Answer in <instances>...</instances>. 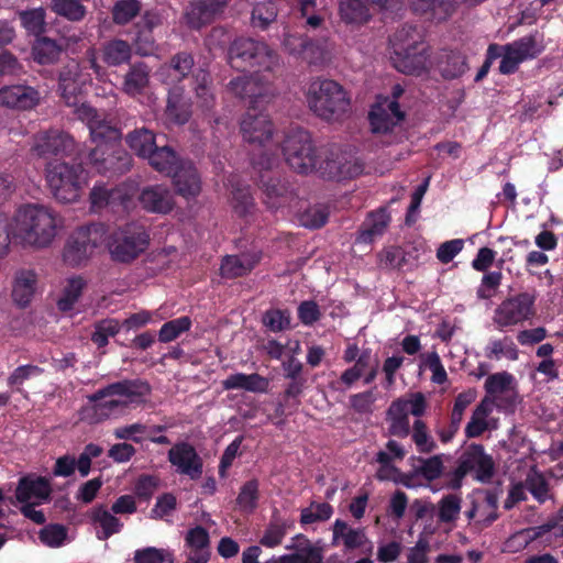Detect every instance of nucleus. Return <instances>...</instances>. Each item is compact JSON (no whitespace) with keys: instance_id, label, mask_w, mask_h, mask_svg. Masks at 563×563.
Instances as JSON below:
<instances>
[{"instance_id":"f3484780","label":"nucleus","mask_w":563,"mask_h":563,"mask_svg":"<svg viewBox=\"0 0 563 563\" xmlns=\"http://www.w3.org/2000/svg\"><path fill=\"white\" fill-rule=\"evenodd\" d=\"M543 51L544 45L538 31L505 44V54L499 64L500 74H515L522 62L537 58Z\"/></svg>"},{"instance_id":"052dcab7","label":"nucleus","mask_w":563,"mask_h":563,"mask_svg":"<svg viewBox=\"0 0 563 563\" xmlns=\"http://www.w3.org/2000/svg\"><path fill=\"white\" fill-rule=\"evenodd\" d=\"M333 515V507L328 503L311 501V504L301 509L300 525L308 526L316 522L327 521Z\"/></svg>"},{"instance_id":"69168bd1","label":"nucleus","mask_w":563,"mask_h":563,"mask_svg":"<svg viewBox=\"0 0 563 563\" xmlns=\"http://www.w3.org/2000/svg\"><path fill=\"white\" fill-rule=\"evenodd\" d=\"M413 443L420 453H431L437 449V443L430 435L428 427L423 420L417 419L410 431Z\"/></svg>"},{"instance_id":"ea45409f","label":"nucleus","mask_w":563,"mask_h":563,"mask_svg":"<svg viewBox=\"0 0 563 563\" xmlns=\"http://www.w3.org/2000/svg\"><path fill=\"white\" fill-rule=\"evenodd\" d=\"M36 282L37 276L33 271H21L16 274L12 298L19 307L24 308L31 302L35 292Z\"/></svg>"},{"instance_id":"473e14b6","label":"nucleus","mask_w":563,"mask_h":563,"mask_svg":"<svg viewBox=\"0 0 563 563\" xmlns=\"http://www.w3.org/2000/svg\"><path fill=\"white\" fill-rule=\"evenodd\" d=\"M390 222V214L386 207L372 211L358 230L356 241L369 244L382 236Z\"/></svg>"},{"instance_id":"c756f323","label":"nucleus","mask_w":563,"mask_h":563,"mask_svg":"<svg viewBox=\"0 0 563 563\" xmlns=\"http://www.w3.org/2000/svg\"><path fill=\"white\" fill-rule=\"evenodd\" d=\"M386 421L389 435L405 439L410 434L408 401L405 398L391 401L386 411Z\"/></svg>"},{"instance_id":"bb28decb","label":"nucleus","mask_w":563,"mask_h":563,"mask_svg":"<svg viewBox=\"0 0 563 563\" xmlns=\"http://www.w3.org/2000/svg\"><path fill=\"white\" fill-rule=\"evenodd\" d=\"M278 157L263 151L258 158H254V167L261 170L258 185L267 198H280L287 192V186L278 177L272 175V168L277 164Z\"/></svg>"},{"instance_id":"4d7b16f0","label":"nucleus","mask_w":563,"mask_h":563,"mask_svg":"<svg viewBox=\"0 0 563 563\" xmlns=\"http://www.w3.org/2000/svg\"><path fill=\"white\" fill-rule=\"evenodd\" d=\"M44 368L33 365L25 364L18 366L8 377L7 385L12 388L14 391L22 394L23 393V384L26 380H30L35 377H40L43 375Z\"/></svg>"},{"instance_id":"1a4fd4ad","label":"nucleus","mask_w":563,"mask_h":563,"mask_svg":"<svg viewBox=\"0 0 563 563\" xmlns=\"http://www.w3.org/2000/svg\"><path fill=\"white\" fill-rule=\"evenodd\" d=\"M320 150L313 144L310 132L301 128L291 129L282 143V153L287 165L301 175L314 172Z\"/></svg>"},{"instance_id":"bf43d9fd","label":"nucleus","mask_w":563,"mask_h":563,"mask_svg":"<svg viewBox=\"0 0 563 563\" xmlns=\"http://www.w3.org/2000/svg\"><path fill=\"white\" fill-rule=\"evenodd\" d=\"M331 44L328 37L312 40L309 37L307 47L302 55V59L311 65L322 64L329 56Z\"/></svg>"},{"instance_id":"c9c22d12","label":"nucleus","mask_w":563,"mask_h":563,"mask_svg":"<svg viewBox=\"0 0 563 563\" xmlns=\"http://www.w3.org/2000/svg\"><path fill=\"white\" fill-rule=\"evenodd\" d=\"M102 62L109 67L129 64L132 58V45L121 38H112L101 46Z\"/></svg>"},{"instance_id":"72a5a7b5","label":"nucleus","mask_w":563,"mask_h":563,"mask_svg":"<svg viewBox=\"0 0 563 563\" xmlns=\"http://www.w3.org/2000/svg\"><path fill=\"white\" fill-rule=\"evenodd\" d=\"M512 380L514 376L511 374L501 372L489 375L485 382L484 387L487 393V397L494 401L498 399L500 402L497 404V407L500 409H508L515 406L514 396H507L504 398L498 397V395L505 394L509 390Z\"/></svg>"},{"instance_id":"2f4dec72","label":"nucleus","mask_w":563,"mask_h":563,"mask_svg":"<svg viewBox=\"0 0 563 563\" xmlns=\"http://www.w3.org/2000/svg\"><path fill=\"white\" fill-rule=\"evenodd\" d=\"M62 55L63 48L60 42L45 34L34 38L31 44L32 59L41 66L57 64Z\"/></svg>"},{"instance_id":"a18cd8bd","label":"nucleus","mask_w":563,"mask_h":563,"mask_svg":"<svg viewBox=\"0 0 563 563\" xmlns=\"http://www.w3.org/2000/svg\"><path fill=\"white\" fill-rule=\"evenodd\" d=\"M48 9L69 22H81L87 15V8L81 0H51Z\"/></svg>"},{"instance_id":"4c0bfd02","label":"nucleus","mask_w":563,"mask_h":563,"mask_svg":"<svg viewBox=\"0 0 563 563\" xmlns=\"http://www.w3.org/2000/svg\"><path fill=\"white\" fill-rule=\"evenodd\" d=\"M494 400L485 396L473 410L464 432L467 439L481 437L487 429V418L493 411Z\"/></svg>"},{"instance_id":"6e6552de","label":"nucleus","mask_w":563,"mask_h":563,"mask_svg":"<svg viewBox=\"0 0 563 563\" xmlns=\"http://www.w3.org/2000/svg\"><path fill=\"white\" fill-rule=\"evenodd\" d=\"M46 181L54 198L63 203L77 201L87 175L81 163L56 161L45 168Z\"/></svg>"},{"instance_id":"3c124183","label":"nucleus","mask_w":563,"mask_h":563,"mask_svg":"<svg viewBox=\"0 0 563 563\" xmlns=\"http://www.w3.org/2000/svg\"><path fill=\"white\" fill-rule=\"evenodd\" d=\"M121 330V324L117 319H102L95 323V330L90 340L101 350V354H106L104 347L109 343L110 338H114Z\"/></svg>"},{"instance_id":"a211bd4d","label":"nucleus","mask_w":563,"mask_h":563,"mask_svg":"<svg viewBox=\"0 0 563 563\" xmlns=\"http://www.w3.org/2000/svg\"><path fill=\"white\" fill-rule=\"evenodd\" d=\"M89 163L102 175H122L130 170L132 157L120 144L96 146L89 152Z\"/></svg>"},{"instance_id":"e433bc0d","label":"nucleus","mask_w":563,"mask_h":563,"mask_svg":"<svg viewBox=\"0 0 563 563\" xmlns=\"http://www.w3.org/2000/svg\"><path fill=\"white\" fill-rule=\"evenodd\" d=\"M260 262V256L242 254L227 255L221 263V275L224 278H238L247 275Z\"/></svg>"},{"instance_id":"cd10ccee","label":"nucleus","mask_w":563,"mask_h":563,"mask_svg":"<svg viewBox=\"0 0 563 563\" xmlns=\"http://www.w3.org/2000/svg\"><path fill=\"white\" fill-rule=\"evenodd\" d=\"M165 114L168 121L177 125L186 124L192 114V101L184 86L174 85L167 93Z\"/></svg>"},{"instance_id":"a878e982","label":"nucleus","mask_w":563,"mask_h":563,"mask_svg":"<svg viewBox=\"0 0 563 563\" xmlns=\"http://www.w3.org/2000/svg\"><path fill=\"white\" fill-rule=\"evenodd\" d=\"M162 24L159 13L153 10H146L141 19L134 23L133 45L136 53L141 56H148L153 54L156 48V41L154 37V30Z\"/></svg>"},{"instance_id":"09e8293b","label":"nucleus","mask_w":563,"mask_h":563,"mask_svg":"<svg viewBox=\"0 0 563 563\" xmlns=\"http://www.w3.org/2000/svg\"><path fill=\"white\" fill-rule=\"evenodd\" d=\"M125 141L130 148L140 157L145 158L152 150H155L156 139L153 131L141 128L130 132Z\"/></svg>"},{"instance_id":"a19ab883","label":"nucleus","mask_w":563,"mask_h":563,"mask_svg":"<svg viewBox=\"0 0 563 563\" xmlns=\"http://www.w3.org/2000/svg\"><path fill=\"white\" fill-rule=\"evenodd\" d=\"M91 521L101 528V530L97 531V538L100 541H106L111 536L119 533L123 527L120 519L112 515L103 505L92 508Z\"/></svg>"},{"instance_id":"de8ad7c7","label":"nucleus","mask_w":563,"mask_h":563,"mask_svg":"<svg viewBox=\"0 0 563 563\" xmlns=\"http://www.w3.org/2000/svg\"><path fill=\"white\" fill-rule=\"evenodd\" d=\"M142 8L141 0H117L110 10L113 24L118 26L128 25L141 15Z\"/></svg>"},{"instance_id":"774afa93","label":"nucleus","mask_w":563,"mask_h":563,"mask_svg":"<svg viewBox=\"0 0 563 563\" xmlns=\"http://www.w3.org/2000/svg\"><path fill=\"white\" fill-rule=\"evenodd\" d=\"M134 563H174V558L165 549L147 547L135 551Z\"/></svg>"},{"instance_id":"6ab92c4d","label":"nucleus","mask_w":563,"mask_h":563,"mask_svg":"<svg viewBox=\"0 0 563 563\" xmlns=\"http://www.w3.org/2000/svg\"><path fill=\"white\" fill-rule=\"evenodd\" d=\"M231 0H190L184 11L186 25L201 30L222 15Z\"/></svg>"},{"instance_id":"13d9d810","label":"nucleus","mask_w":563,"mask_h":563,"mask_svg":"<svg viewBox=\"0 0 563 563\" xmlns=\"http://www.w3.org/2000/svg\"><path fill=\"white\" fill-rule=\"evenodd\" d=\"M86 286V282L82 277L77 276L68 279L67 285L64 288L62 297L57 301V307L60 311H69L74 308L81 292Z\"/></svg>"},{"instance_id":"7c9ffc66","label":"nucleus","mask_w":563,"mask_h":563,"mask_svg":"<svg viewBox=\"0 0 563 563\" xmlns=\"http://www.w3.org/2000/svg\"><path fill=\"white\" fill-rule=\"evenodd\" d=\"M52 486L48 478L37 476L32 478L30 476L22 477L15 489V497L20 503L30 501L36 498L40 501H47L51 498Z\"/></svg>"},{"instance_id":"c85d7f7f","label":"nucleus","mask_w":563,"mask_h":563,"mask_svg":"<svg viewBox=\"0 0 563 563\" xmlns=\"http://www.w3.org/2000/svg\"><path fill=\"white\" fill-rule=\"evenodd\" d=\"M139 200L143 209L153 213L166 214L174 208V199L170 190L162 185L144 187L140 194Z\"/></svg>"},{"instance_id":"5701e85b","label":"nucleus","mask_w":563,"mask_h":563,"mask_svg":"<svg viewBox=\"0 0 563 563\" xmlns=\"http://www.w3.org/2000/svg\"><path fill=\"white\" fill-rule=\"evenodd\" d=\"M168 461L176 467L177 473L187 475L190 479H198L202 475L203 461L188 442L174 444L168 451Z\"/></svg>"},{"instance_id":"0e129e2a","label":"nucleus","mask_w":563,"mask_h":563,"mask_svg":"<svg viewBox=\"0 0 563 563\" xmlns=\"http://www.w3.org/2000/svg\"><path fill=\"white\" fill-rule=\"evenodd\" d=\"M260 498V483L253 478L245 482L236 497L238 506L245 511H254Z\"/></svg>"},{"instance_id":"8fccbe9b","label":"nucleus","mask_w":563,"mask_h":563,"mask_svg":"<svg viewBox=\"0 0 563 563\" xmlns=\"http://www.w3.org/2000/svg\"><path fill=\"white\" fill-rule=\"evenodd\" d=\"M522 484L525 489H527L539 504H544L545 501L553 499V494L551 493L548 479L536 468H532L527 474L525 483Z\"/></svg>"},{"instance_id":"f257e3e1","label":"nucleus","mask_w":563,"mask_h":563,"mask_svg":"<svg viewBox=\"0 0 563 563\" xmlns=\"http://www.w3.org/2000/svg\"><path fill=\"white\" fill-rule=\"evenodd\" d=\"M14 236L23 244L35 249L51 245L56 236V214L41 205H25L14 217Z\"/></svg>"},{"instance_id":"c03bdc74","label":"nucleus","mask_w":563,"mask_h":563,"mask_svg":"<svg viewBox=\"0 0 563 563\" xmlns=\"http://www.w3.org/2000/svg\"><path fill=\"white\" fill-rule=\"evenodd\" d=\"M332 530L333 545L338 544L339 539H342L343 544L347 550H354L363 547L366 541V536L363 529L351 528L345 521L341 519L335 520Z\"/></svg>"},{"instance_id":"49530a36","label":"nucleus","mask_w":563,"mask_h":563,"mask_svg":"<svg viewBox=\"0 0 563 563\" xmlns=\"http://www.w3.org/2000/svg\"><path fill=\"white\" fill-rule=\"evenodd\" d=\"M22 27L34 38L45 34L47 29L46 12L42 7L18 12Z\"/></svg>"},{"instance_id":"2eb2a0df","label":"nucleus","mask_w":563,"mask_h":563,"mask_svg":"<svg viewBox=\"0 0 563 563\" xmlns=\"http://www.w3.org/2000/svg\"><path fill=\"white\" fill-rule=\"evenodd\" d=\"M75 114L88 126L91 141L96 143V146L104 147L120 142L121 130L107 119L104 112L82 102L75 109Z\"/></svg>"},{"instance_id":"603ef678","label":"nucleus","mask_w":563,"mask_h":563,"mask_svg":"<svg viewBox=\"0 0 563 563\" xmlns=\"http://www.w3.org/2000/svg\"><path fill=\"white\" fill-rule=\"evenodd\" d=\"M411 258V253L406 252L402 247L390 245L384 247L378 253L379 265L386 269H402Z\"/></svg>"},{"instance_id":"b1692460","label":"nucleus","mask_w":563,"mask_h":563,"mask_svg":"<svg viewBox=\"0 0 563 563\" xmlns=\"http://www.w3.org/2000/svg\"><path fill=\"white\" fill-rule=\"evenodd\" d=\"M175 192L187 201L195 200L202 190L201 176L190 161H181L169 175Z\"/></svg>"},{"instance_id":"f8f14e48","label":"nucleus","mask_w":563,"mask_h":563,"mask_svg":"<svg viewBox=\"0 0 563 563\" xmlns=\"http://www.w3.org/2000/svg\"><path fill=\"white\" fill-rule=\"evenodd\" d=\"M150 244L145 228L137 223H128L115 232L108 244L113 261L131 263L137 258Z\"/></svg>"},{"instance_id":"f704fd0d","label":"nucleus","mask_w":563,"mask_h":563,"mask_svg":"<svg viewBox=\"0 0 563 563\" xmlns=\"http://www.w3.org/2000/svg\"><path fill=\"white\" fill-rule=\"evenodd\" d=\"M150 67L143 62L130 65L123 77L122 90L131 97L142 95L150 85Z\"/></svg>"},{"instance_id":"37998d69","label":"nucleus","mask_w":563,"mask_h":563,"mask_svg":"<svg viewBox=\"0 0 563 563\" xmlns=\"http://www.w3.org/2000/svg\"><path fill=\"white\" fill-rule=\"evenodd\" d=\"M148 159L150 165L157 172L165 175H170L175 167L183 161L178 157L177 153L167 145L155 146V150L145 157Z\"/></svg>"},{"instance_id":"dca6fc26","label":"nucleus","mask_w":563,"mask_h":563,"mask_svg":"<svg viewBox=\"0 0 563 563\" xmlns=\"http://www.w3.org/2000/svg\"><path fill=\"white\" fill-rule=\"evenodd\" d=\"M85 69L82 62L69 57L56 71L57 91L67 107L77 109L80 106L79 97L87 82L82 73Z\"/></svg>"},{"instance_id":"e2e57ef3","label":"nucleus","mask_w":563,"mask_h":563,"mask_svg":"<svg viewBox=\"0 0 563 563\" xmlns=\"http://www.w3.org/2000/svg\"><path fill=\"white\" fill-rule=\"evenodd\" d=\"M468 69L467 58L459 51H450L445 55V62L442 67V75L446 79L459 78Z\"/></svg>"},{"instance_id":"9d476101","label":"nucleus","mask_w":563,"mask_h":563,"mask_svg":"<svg viewBox=\"0 0 563 563\" xmlns=\"http://www.w3.org/2000/svg\"><path fill=\"white\" fill-rule=\"evenodd\" d=\"M106 233L107 229L102 223H90L76 229L64 245V262L71 267L85 264L93 251L103 243Z\"/></svg>"},{"instance_id":"20e7f679","label":"nucleus","mask_w":563,"mask_h":563,"mask_svg":"<svg viewBox=\"0 0 563 563\" xmlns=\"http://www.w3.org/2000/svg\"><path fill=\"white\" fill-rule=\"evenodd\" d=\"M228 62L240 71L274 73L279 66V55L264 41L241 36L230 44Z\"/></svg>"},{"instance_id":"4be33fe9","label":"nucleus","mask_w":563,"mask_h":563,"mask_svg":"<svg viewBox=\"0 0 563 563\" xmlns=\"http://www.w3.org/2000/svg\"><path fill=\"white\" fill-rule=\"evenodd\" d=\"M41 102V92L36 87L26 84H14L0 88V106L16 110L30 111Z\"/></svg>"},{"instance_id":"aec40b11","label":"nucleus","mask_w":563,"mask_h":563,"mask_svg":"<svg viewBox=\"0 0 563 563\" xmlns=\"http://www.w3.org/2000/svg\"><path fill=\"white\" fill-rule=\"evenodd\" d=\"M405 119L399 102L389 97L379 96L372 106L368 121L374 133H388Z\"/></svg>"},{"instance_id":"5fc2aeb1","label":"nucleus","mask_w":563,"mask_h":563,"mask_svg":"<svg viewBox=\"0 0 563 563\" xmlns=\"http://www.w3.org/2000/svg\"><path fill=\"white\" fill-rule=\"evenodd\" d=\"M295 539L298 540L299 543L287 545L286 548L296 550V554L299 556V563H322V548L313 545L310 540L301 533L297 534Z\"/></svg>"},{"instance_id":"338daca9","label":"nucleus","mask_w":563,"mask_h":563,"mask_svg":"<svg viewBox=\"0 0 563 563\" xmlns=\"http://www.w3.org/2000/svg\"><path fill=\"white\" fill-rule=\"evenodd\" d=\"M92 43L86 37L85 32L78 31L69 34H65L60 38V45L63 53L71 55V57L78 58L80 54H84Z\"/></svg>"},{"instance_id":"39448f33","label":"nucleus","mask_w":563,"mask_h":563,"mask_svg":"<svg viewBox=\"0 0 563 563\" xmlns=\"http://www.w3.org/2000/svg\"><path fill=\"white\" fill-rule=\"evenodd\" d=\"M395 68L407 75H420L426 70L423 34L417 25L404 24L389 38Z\"/></svg>"},{"instance_id":"412c9836","label":"nucleus","mask_w":563,"mask_h":563,"mask_svg":"<svg viewBox=\"0 0 563 563\" xmlns=\"http://www.w3.org/2000/svg\"><path fill=\"white\" fill-rule=\"evenodd\" d=\"M274 124L264 112H257L255 108H249L241 121V133L250 144L265 146L273 139Z\"/></svg>"},{"instance_id":"79ce46f5","label":"nucleus","mask_w":563,"mask_h":563,"mask_svg":"<svg viewBox=\"0 0 563 563\" xmlns=\"http://www.w3.org/2000/svg\"><path fill=\"white\" fill-rule=\"evenodd\" d=\"M339 14L346 24L356 25L365 24L372 18L369 7L364 0H340Z\"/></svg>"},{"instance_id":"423d86ee","label":"nucleus","mask_w":563,"mask_h":563,"mask_svg":"<svg viewBox=\"0 0 563 563\" xmlns=\"http://www.w3.org/2000/svg\"><path fill=\"white\" fill-rule=\"evenodd\" d=\"M309 109L325 121H336L350 109V98L345 89L335 80L318 78L307 92Z\"/></svg>"},{"instance_id":"393cba45","label":"nucleus","mask_w":563,"mask_h":563,"mask_svg":"<svg viewBox=\"0 0 563 563\" xmlns=\"http://www.w3.org/2000/svg\"><path fill=\"white\" fill-rule=\"evenodd\" d=\"M408 4L415 15L434 24L449 21L459 8L457 0H408Z\"/></svg>"},{"instance_id":"6e6d98bb","label":"nucleus","mask_w":563,"mask_h":563,"mask_svg":"<svg viewBox=\"0 0 563 563\" xmlns=\"http://www.w3.org/2000/svg\"><path fill=\"white\" fill-rule=\"evenodd\" d=\"M228 89L236 97L251 101L261 96V88L252 76L243 75L232 78L228 84Z\"/></svg>"},{"instance_id":"4468645a","label":"nucleus","mask_w":563,"mask_h":563,"mask_svg":"<svg viewBox=\"0 0 563 563\" xmlns=\"http://www.w3.org/2000/svg\"><path fill=\"white\" fill-rule=\"evenodd\" d=\"M78 144L67 132L59 129L38 131L32 137L30 153L42 159L70 156L77 152Z\"/></svg>"},{"instance_id":"0eeeda50","label":"nucleus","mask_w":563,"mask_h":563,"mask_svg":"<svg viewBox=\"0 0 563 563\" xmlns=\"http://www.w3.org/2000/svg\"><path fill=\"white\" fill-rule=\"evenodd\" d=\"M473 474L475 481L489 483L495 475L493 456L485 452L479 443L468 444L457 457L456 467L444 473L445 487L457 490L463 485L466 475Z\"/></svg>"},{"instance_id":"680f3d73","label":"nucleus","mask_w":563,"mask_h":563,"mask_svg":"<svg viewBox=\"0 0 563 563\" xmlns=\"http://www.w3.org/2000/svg\"><path fill=\"white\" fill-rule=\"evenodd\" d=\"M192 321L190 317L183 316L165 322L158 331V340L168 343L190 330Z\"/></svg>"},{"instance_id":"9b49d317","label":"nucleus","mask_w":563,"mask_h":563,"mask_svg":"<svg viewBox=\"0 0 563 563\" xmlns=\"http://www.w3.org/2000/svg\"><path fill=\"white\" fill-rule=\"evenodd\" d=\"M536 295L523 291L504 299L494 310L493 322L499 331L522 325L536 316Z\"/></svg>"},{"instance_id":"f03ea898","label":"nucleus","mask_w":563,"mask_h":563,"mask_svg":"<svg viewBox=\"0 0 563 563\" xmlns=\"http://www.w3.org/2000/svg\"><path fill=\"white\" fill-rule=\"evenodd\" d=\"M195 65L192 52L179 51L159 67V75L168 74L170 81L176 85L191 77L192 89L200 106L211 109L214 104V95L210 71L203 66L195 68Z\"/></svg>"},{"instance_id":"7ed1b4c3","label":"nucleus","mask_w":563,"mask_h":563,"mask_svg":"<svg viewBox=\"0 0 563 563\" xmlns=\"http://www.w3.org/2000/svg\"><path fill=\"white\" fill-rule=\"evenodd\" d=\"M151 386L142 379H124L107 385L89 396L95 404V411L101 417L123 412L131 404L144 401L150 395Z\"/></svg>"},{"instance_id":"864d4df0","label":"nucleus","mask_w":563,"mask_h":563,"mask_svg":"<svg viewBox=\"0 0 563 563\" xmlns=\"http://www.w3.org/2000/svg\"><path fill=\"white\" fill-rule=\"evenodd\" d=\"M278 8L276 2L261 1L257 2L252 10L251 21L254 27L266 30L277 18Z\"/></svg>"},{"instance_id":"58836bf2","label":"nucleus","mask_w":563,"mask_h":563,"mask_svg":"<svg viewBox=\"0 0 563 563\" xmlns=\"http://www.w3.org/2000/svg\"><path fill=\"white\" fill-rule=\"evenodd\" d=\"M291 528H294V521L282 518L278 510H275L260 539V544L266 548H275L282 544L287 531Z\"/></svg>"},{"instance_id":"ddd939ff","label":"nucleus","mask_w":563,"mask_h":563,"mask_svg":"<svg viewBox=\"0 0 563 563\" xmlns=\"http://www.w3.org/2000/svg\"><path fill=\"white\" fill-rule=\"evenodd\" d=\"M313 173H318L328 180L341 181L361 175L363 173V164L350 159L338 146H331L320 150L318 166Z\"/></svg>"}]
</instances>
